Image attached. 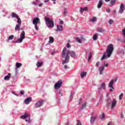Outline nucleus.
Returning <instances> with one entry per match:
<instances>
[{
	"label": "nucleus",
	"instance_id": "nucleus-6",
	"mask_svg": "<svg viewBox=\"0 0 125 125\" xmlns=\"http://www.w3.org/2000/svg\"><path fill=\"white\" fill-rule=\"evenodd\" d=\"M62 85V80H60L58 82H57L55 85V89H59L60 87H61Z\"/></svg>",
	"mask_w": 125,
	"mask_h": 125
},
{
	"label": "nucleus",
	"instance_id": "nucleus-1",
	"mask_svg": "<svg viewBox=\"0 0 125 125\" xmlns=\"http://www.w3.org/2000/svg\"><path fill=\"white\" fill-rule=\"evenodd\" d=\"M70 54V56L73 58H75L76 57V52L74 51H69V50H67V47H64L62 51V58L65 60L62 61V64H67V63H69V61L70 60V56H69Z\"/></svg>",
	"mask_w": 125,
	"mask_h": 125
},
{
	"label": "nucleus",
	"instance_id": "nucleus-25",
	"mask_svg": "<svg viewBox=\"0 0 125 125\" xmlns=\"http://www.w3.org/2000/svg\"><path fill=\"white\" fill-rule=\"evenodd\" d=\"M97 20V19L95 17H93V18L90 19V21L93 22H96Z\"/></svg>",
	"mask_w": 125,
	"mask_h": 125
},
{
	"label": "nucleus",
	"instance_id": "nucleus-4",
	"mask_svg": "<svg viewBox=\"0 0 125 125\" xmlns=\"http://www.w3.org/2000/svg\"><path fill=\"white\" fill-rule=\"evenodd\" d=\"M107 106H111V109H113L114 107L117 105V101L114 100L112 101L111 99H108L107 101Z\"/></svg>",
	"mask_w": 125,
	"mask_h": 125
},
{
	"label": "nucleus",
	"instance_id": "nucleus-59",
	"mask_svg": "<svg viewBox=\"0 0 125 125\" xmlns=\"http://www.w3.org/2000/svg\"><path fill=\"white\" fill-rule=\"evenodd\" d=\"M88 0V1H89L90 0Z\"/></svg>",
	"mask_w": 125,
	"mask_h": 125
},
{
	"label": "nucleus",
	"instance_id": "nucleus-44",
	"mask_svg": "<svg viewBox=\"0 0 125 125\" xmlns=\"http://www.w3.org/2000/svg\"><path fill=\"white\" fill-rule=\"evenodd\" d=\"M20 93L21 95H24V91H21Z\"/></svg>",
	"mask_w": 125,
	"mask_h": 125
},
{
	"label": "nucleus",
	"instance_id": "nucleus-55",
	"mask_svg": "<svg viewBox=\"0 0 125 125\" xmlns=\"http://www.w3.org/2000/svg\"><path fill=\"white\" fill-rule=\"evenodd\" d=\"M36 1H37V2H40V0H36Z\"/></svg>",
	"mask_w": 125,
	"mask_h": 125
},
{
	"label": "nucleus",
	"instance_id": "nucleus-18",
	"mask_svg": "<svg viewBox=\"0 0 125 125\" xmlns=\"http://www.w3.org/2000/svg\"><path fill=\"white\" fill-rule=\"evenodd\" d=\"M11 77V74L10 73H8L7 76L4 77V80L5 81H8L9 80H10Z\"/></svg>",
	"mask_w": 125,
	"mask_h": 125
},
{
	"label": "nucleus",
	"instance_id": "nucleus-50",
	"mask_svg": "<svg viewBox=\"0 0 125 125\" xmlns=\"http://www.w3.org/2000/svg\"><path fill=\"white\" fill-rule=\"evenodd\" d=\"M12 93H13V94H14V95H17V96H18V95H17L16 93H15L14 92H12Z\"/></svg>",
	"mask_w": 125,
	"mask_h": 125
},
{
	"label": "nucleus",
	"instance_id": "nucleus-43",
	"mask_svg": "<svg viewBox=\"0 0 125 125\" xmlns=\"http://www.w3.org/2000/svg\"><path fill=\"white\" fill-rule=\"evenodd\" d=\"M101 119H104L105 118V115H104V113L102 114V115L101 116Z\"/></svg>",
	"mask_w": 125,
	"mask_h": 125
},
{
	"label": "nucleus",
	"instance_id": "nucleus-27",
	"mask_svg": "<svg viewBox=\"0 0 125 125\" xmlns=\"http://www.w3.org/2000/svg\"><path fill=\"white\" fill-rule=\"evenodd\" d=\"M42 65V62H38L37 63V66L38 67V68H39V67H41V66Z\"/></svg>",
	"mask_w": 125,
	"mask_h": 125
},
{
	"label": "nucleus",
	"instance_id": "nucleus-34",
	"mask_svg": "<svg viewBox=\"0 0 125 125\" xmlns=\"http://www.w3.org/2000/svg\"><path fill=\"white\" fill-rule=\"evenodd\" d=\"M103 65L104 66V67H108V63L106 62H103Z\"/></svg>",
	"mask_w": 125,
	"mask_h": 125
},
{
	"label": "nucleus",
	"instance_id": "nucleus-53",
	"mask_svg": "<svg viewBox=\"0 0 125 125\" xmlns=\"http://www.w3.org/2000/svg\"><path fill=\"white\" fill-rule=\"evenodd\" d=\"M33 4H34L35 5H36L37 3L35 2H33Z\"/></svg>",
	"mask_w": 125,
	"mask_h": 125
},
{
	"label": "nucleus",
	"instance_id": "nucleus-58",
	"mask_svg": "<svg viewBox=\"0 0 125 125\" xmlns=\"http://www.w3.org/2000/svg\"><path fill=\"white\" fill-rule=\"evenodd\" d=\"M65 125H69V123H67Z\"/></svg>",
	"mask_w": 125,
	"mask_h": 125
},
{
	"label": "nucleus",
	"instance_id": "nucleus-48",
	"mask_svg": "<svg viewBox=\"0 0 125 125\" xmlns=\"http://www.w3.org/2000/svg\"><path fill=\"white\" fill-rule=\"evenodd\" d=\"M107 125H113V124L112 123V122H109Z\"/></svg>",
	"mask_w": 125,
	"mask_h": 125
},
{
	"label": "nucleus",
	"instance_id": "nucleus-11",
	"mask_svg": "<svg viewBox=\"0 0 125 125\" xmlns=\"http://www.w3.org/2000/svg\"><path fill=\"white\" fill-rule=\"evenodd\" d=\"M43 102L42 101H38L36 102V103L35 104V107L36 108H39L42 106V105Z\"/></svg>",
	"mask_w": 125,
	"mask_h": 125
},
{
	"label": "nucleus",
	"instance_id": "nucleus-15",
	"mask_svg": "<svg viewBox=\"0 0 125 125\" xmlns=\"http://www.w3.org/2000/svg\"><path fill=\"white\" fill-rule=\"evenodd\" d=\"M104 70V65H102V66L99 68V71H100V75H102L103 74V71Z\"/></svg>",
	"mask_w": 125,
	"mask_h": 125
},
{
	"label": "nucleus",
	"instance_id": "nucleus-24",
	"mask_svg": "<svg viewBox=\"0 0 125 125\" xmlns=\"http://www.w3.org/2000/svg\"><path fill=\"white\" fill-rule=\"evenodd\" d=\"M97 32L99 33H104V30L102 28H98L97 29Z\"/></svg>",
	"mask_w": 125,
	"mask_h": 125
},
{
	"label": "nucleus",
	"instance_id": "nucleus-16",
	"mask_svg": "<svg viewBox=\"0 0 125 125\" xmlns=\"http://www.w3.org/2000/svg\"><path fill=\"white\" fill-rule=\"evenodd\" d=\"M63 30V26L60 25H58L57 26V32H60L61 31Z\"/></svg>",
	"mask_w": 125,
	"mask_h": 125
},
{
	"label": "nucleus",
	"instance_id": "nucleus-14",
	"mask_svg": "<svg viewBox=\"0 0 125 125\" xmlns=\"http://www.w3.org/2000/svg\"><path fill=\"white\" fill-rule=\"evenodd\" d=\"M31 100H32V97H28L26 98L24 101L25 104H29Z\"/></svg>",
	"mask_w": 125,
	"mask_h": 125
},
{
	"label": "nucleus",
	"instance_id": "nucleus-51",
	"mask_svg": "<svg viewBox=\"0 0 125 125\" xmlns=\"http://www.w3.org/2000/svg\"><path fill=\"white\" fill-rule=\"evenodd\" d=\"M42 3H41L39 4V6H40V7L42 6Z\"/></svg>",
	"mask_w": 125,
	"mask_h": 125
},
{
	"label": "nucleus",
	"instance_id": "nucleus-56",
	"mask_svg": "<svg viewBox=\"0 0 125 125\" xmlns=\"http://www.w3.org/2000/svg\"><path fill=\"white\" fill-rule=\"evenodd\" d=\"M70 98H73V97L72 96V93H71Z\"/></svg>",
	"mask_w": 125,
	"mask_h": 125
},
{
	"label": "nucleus",
	"instance_id": "nucleus-29",
	"mask_svg": "<svg viewBox=\"0 0 125 125\" xmlns=\"http://www.w3.org/2000/svg\"><path fill=\"white\" fill-rule=\"evenodd\" d=\"M13 38H14V36L13 35L10 36L8 38V41H10V40H13Z\"/></svg>",
	"mask_w": 125,
	"mask_h": 125
},
{
	"label": "nucleus",
	"instance_id": "nucleus-32",
	"mask_svg": "<svg viewBox=\"0 0 125 125\" xmlns=\"http://www.w3.org/2000/svg\"><path fill=\"white\" fill-rule=\"evenodd\" d=\"M123 96H124V94L123 93H121L120 94V95L119 96V100H122V99H123Z\"/></svg>",
	"mask_w": 125,
	"mask_h": 125
},
{
	"label": "nucleus",
	"instance_id": "nucleus-46",
	"mask_svg": "<svg viewBox=\"0 0 125 125\" xmlns=\"http://www.w3.org/2000/svg\"><path fill=\"white\" fill-rule=\"evenodd\" d=\"M117 81H118V77H116L114 79V83H116Z\"/></svg>",
	"mask_w": 125,
	"mask_h": 125
},
{
	"label": "nucleus",
	"instance_id": "nucleus-20",
	"mask_svg": "<svg viewBox=\"0 0 125 125\" xmlns=\"http://www.w3.org/2000/svg\"><path fill=\"white\" fill-rule=\"evenodd\" d=\"M11 16L13 18H15V17H16L17 19H18V21L19 20V19H21L20 18H19V17H18V15L14 13H12Z\"/></svg>",
	"mask_w": 125,
	"mask_h": 125
},
{
	"label": "nucleus",
	"instance_id": "nucleus-45",
	"mask_svg": "<svg viewBox=\"0 0 125 125\" xmlns=\"http://www.w3.org/2000/svg\"><path fill=\"white\" fill-rule=\"evenodd\" d=\"M60 24L61 25H63L64 24V21H60Z\"/></svg>",
	"mask_w": 125,
	"mask_h": 125
},
{
	"label": "nucleus",
	"instance_id": "nucleus-57",
	"mask_svg": "<svg viewBox=\"0 0 125 125\" xmlns=\"http://www.w3.org/2000/svg\"><path fill=\"white\" fill-rule=\"evenodd\" d=\"M114 13H116V10H114Z\"/></svg>",
	"mask_w": 125,
	"mask_h": 125
},
{
	"label": "nucleus",
	"instance_id": "nucleus-5",
	"mask_svg": "<svg viewBox=\"0 0 125 125\" xmlns=\"http://www.w3.org/2000/svg\"><path fill=\"white\" fill-rule=\"evenodd\" d=\"M24 39H25V31H22L20 35V38L18 39L17 41H16V42L20 43L23 42Z\"/></svg>",
	"mask_w": 125,
	"mask_h": 125
},
{
	"label": "nucleus",
	"instance_id": "nucleus-49",
	"mask_svg": "<svg viewBox=\"0 0 125 125\" xmlns=\"http://www.w3.org/2000/svg\"><path fill=\"white\" fill-rule=\"evenodd\" d=\"M49 0H45L44 1V2H49Z\"/></svg>",
	"mask_w": 125,
	"mask_h": 125
},
{
	"label": "nucleus",
	"instance_id": "nucleus-60",
	"mask_svg": "<svg viewBox=\"0 0 125 125\" xmlns=\"http://www.w3.org/2000/svg\"><path fill=\"white\" fill-rule=\"evenodd\" d=\"M124 48H125V46H124Z\"/></svg>",
	"mask_w": 125,
	"mask_h": 125
},
{
	"label": "nucleus",
	"instance_id": "nucleus-2",
	"mask_svg": "<svg viewBox=\"0 0 125 125\" xmlns=\"http://www.w3.org/2000/svg\"><path fill=\"white\" fill-rule=\"evenodd\" d=\"M113 51H114V46L112 44H109L107 46L106 52L104 54L101 58V60L103 61L104 60V59H107V58L111 57V55H112Z\"/></svg>",
	"mask_w": 125,
	"mask_h": 125
},
{
	"label": "nucleus",
	"instance_id": "nucleus-21",
	"mask_svg": "<svg viewBox=\"0 0 125 125\" xmlns=\"http://www.w3.org/2000/svg\"><path fill=\"white\" fill-rule=\"evenodd\" d=\"M80 76L82 78V79H83L84 77H85V76H86V72H82L81 73Z\"/></svg>",
	"mask_w": 125,
	"mask_h": 125
},
{
	"label": "nucleus",
	"instance_id": "nucleus-35",
	"mask_svg": "<svg viewBox=\"0 0 125 125\" xmlns=\"http://www.w3.org/2000/svg\"><path fill=\"white\" fill-rule=\"evenodd\" d=\"M92 56V54H90L89 55V57H88V61L91 60Z\"/></svg>",
	"mask_w": 125,
	"mask_h": 125
},
{
	"label": "nucleus",
	"instance_id": "nucleus-42",
	"mask_svg": "<svg viewBox=\"0 0 125 125\" xmlns=\"http://www.w3.org/2000/svg\"><path fill=\"white\" fill-rule=\"evenodd\" d=\"M99 65H100V62H98L97 63H96V66L97 67H98L99 66Z\"/></svg>",
	"mask_w": 125,
	"mask_h": 125
},
{
	"label": "nucleus",
	"instance_id": "nucleus-31",
	"mask_svg": "<svg viewBox=\"0 0 125 125\" xmlns=\"http://www.w3.org/2000/svg\"><path fill=\"white\" fill-rule=\"evenodd\" d=\"M113 23H114V21H113L112 20H109L108 21V23L110 25H112V24H113Z\"/></svg>",
	"mask_w": 125,
	"mask_h": 125
},
{
	"label": "nucleus",
	"instance_id": "nucleus-33",
	"mask_svg": "<svg viewBox=\"0 0 125 125\" xmlns=\"http://www.w3.org/2000/svg\"><path fill=\"white\" fill-rule=\"evenodd\" d=\"M86 106V103H84L83 104L81 109L83 110V109H84V108H85V106Z\"/></svg>",
	"mask_w": 125,
	"mask_h": 125
},
{
	"label": "nucleus",
	"instance_id": "nucleus-47",
	"mask_svg": "<svg viewBox=\"0 0 125 125\" xmlns=\"http://www.w3.org/2000/svg\"><path fill=\"white\" fill-rule=\"evenodd\" d=\"M68 68H69V67H68V65H64V69H68Z\"/></svg>",
	"mask_w": 125,
	"mask_h": 125
},
{
	"label": "nucleus",
	"instance_id": "nucleus-19",
	"mask_svg": "<svg viewBox=\"0 0 125 125\" xmlns=\"http://www.w3.org/2000/svg\"><path fill=\"white\" fill-rule=\"evenodd\" d=\"M102 4H103V0H100L99 1V3L98 4V5H97L98 8H101V6H102Z\"/></svg>",
	"mask_w": 125,
	"mask_h": 125
},
{
	"label": "nucleus",
	"instance_id": "nucleus-7",
	"mask_svg": "<svg viewBox=\"0 0 125 125\" xmlns=\"http://www.w3.org/2000/svg\"><path fill=\"white\" fill-rule=\"evenodd\" d=\"M17 23L18 24L16 25L15 27V31H20V27L21 26V19H19L17 21Z\"/></svg>",
	"mask_w": 125,
	"mask_h": 125
},
{
	"label": "nucleus",
	"instance_id": "nucleus-37",
	"mask_svg": "<svg viewBox=\"0 0 125 125\" xmlns=\"http://www.w3.org/2000/svg\"><path fill=\"white\" fill-rule=\"evenodd\" d=\"M115 2H116V0H112L111 1L110 4H111L112 5H113V4H114V3H115Z\"/></svg>",
	"mask_w": 125,
	"mask_h": 125
},
{
	"label": "nucleus",
	"instance_id": "nucleus-39",
	"mask_svg": "<svg viewBox=\"0 0 125 125\" xmlns=\"http://www.w3.org/2000/svg\"><path fill=\"white\" fill-rule=\"evenodd\" d=\"M67 13H68V12L67 11V9H64V15H67Z\"/></svg>",
	"mask_w": 125,
	"mask_h": 125
},
{
	"label": "nucleus",
	"instance_id": "nucleus-36",
	"mask_svg": "<svg viewBox=\"0 0 125 125\" xmlns=\"http://www.w3.org/2000/svg\"><path fill=\"white\" fill-rule=\"evenodd\" d=\"M71 45H70V43H67L66 44V47H67V48H71Z\"/></svg>",
	"mask_w": 125,
	"mask_h": 125
},
{
	"label": "nucleus",
	"instance_id": "nucleus-8",
	"mask_svg": "<svg viewBox=\"0 0 125 125\" xmlns=\"http://www.w3.org/2000/svg\"><path fill=\"white\" fill-rule=\"evenodd\" d=\"M125 10V4H124L123 3L121 4L119 10V13H120V14H123Z\"/></svg>",
	"mask_w": 125,
	"mask_h": 125
},
{
	"label": "nucleus",
	"instance_id": "nucleus-22",
	"mask_svg": "<svg viewBox=\"0 0 125 125\" xmlns=\"http://www.w3.org/2000/svg\"><path fill=\"white\" fill-rule=\"evenodd\" d=\"M49 39V42L50 43H53V42H54V38L53 37L50 36Z\"/></svg>",
	"mask_w": 125,
	"mask_h": 125
},
{
	"label": "nucleus",
	"instance_id": "nucleus-23",
	"mask_svg": "<svg viewBox=\"0 0 125 125\" xmlns=\"http://www.w3.org/2000/svg\"><path fill=\"white\" fill-rule=\"evenodd\" d=\"M96 119V118H95V117H91V119H90V123L93 124V123H94V122H95Z\"/></svg>",
	"mask_w": 125,
	"mask_h": 125
},
{
	"label": "nucleus",
	"instance_id": "nucleus-52",
	"mask_svg": "<svg viewBox=\"0 0 125 125\" xmlns=\"http://www.w3.org/2000/svg\"><path fill=\"white\" fill-rule=\"evenodd\" d=\"M53 1H54V4H55V3H56V2H55V1H56V0H52Z\"/></svg>",
	"mask_w": 125,
	"mask_h": 125
},
{
	"label": "nucleus",
	"instance_id": "nucleus-13",
	"mask_svg": "<svg viewBox=\"0 0 125 125\" xmlns=\"http://www.w3.org/2000/svg\"><path fill=\"white\" fill-rule=\"evenodd\" d=\"M101 88H103V89H106V84L105 83H102L101 84V87H99V92H100L101 91Z\"/></svg>",
	"mask_w": 125,
	"mask_h": 125
},
{
	"label": "nucleus",
	"instance_id": "nucleus-30",
	"mask_svg": "<svg viewBox=\"0 0 125 125\" xmlns=\"http://www.w3.org/2000/svg\"><path fill=\"white\" fill-rule=\"evenodd\" d=\"M76 42H79L80 43H82V40L79 38H76Z\"/></svg>",
	"mask_w": 125,
	"mask_h": 125
},
{
	"label": "nucleus",
	"instance_id": "nucleus-9",
	"mask_svg": "<svg viewBox=\"0 0 125 125\" xmlns=\"http://www.w3.org/2000/svg\"><path fill=\"white\" fill-rule=\"evenodd\" d=\"M21 119H22V120H25L26 122H30V117H29V116H28V114H24L21 116Z\"/></svg>",
	"mask_w": 125,
	"mask_h": 125
},
{
	"label": "nucleus",
	"instance_id": "nucleus-28",
	"mask_svg": "<svg viewBox=\"0 0 125 125\" xmlns=\"http://www.w3.org/2000/svg\"><path fill=\"white\" fill-rule=\"evenodd\" d=\"M21 66H22V63H21L17 62L16 64V67H17V68H20Z\"/></svg>",
	"mask_w": 125,
	"mask_h": 125
},
{
	"label": "nucleus",
	"instance_id": "nucleus-12",
	"mask_svg": "<svg viewBox=\"0 0 125 125\" xmlns=\"http://www.w3.org/2000/svg\"><path fill=\"white\" fill-rule=\"evenodd\" d=\"M38 23H41L40 19L39 18H35L33 21V25H38Z\"/></svg>",
	"mask_w": 125,
	"mask_h": 125
},
{
	"label": "nucleus",
	"instance_id": "nucleus-26",
	"mask_svg": "<svg viewBox=\"0 0 125 125\" xmlns=\"http://www.w3.org/2000/svg\"><path fill=\"white\" fill-rule=\"evenodd\" d=\"M97 37H98V34H94L93 36V41H96L97 40Z\"/></svg>",
	"mask_w": 125,
	"mask_h": 125
},
{
	"label": "nucleus",
	"instance_id": "nucleus-38",
	"mask_svg": "<svg viewBox=\"0 0 125 125\" xmlns=\"http://www.w3.org/2000/svg\"><path fill=\"white\" fill-rule=\"evenodd\" d=\"M77 125H82V122H81V121H80V120L77 121Z\"/></svg>",
	"mask_w": 125,
	"mask_h": 125
},
{
	"label": "nucleus",
	"instance_id": "nucleus-41",
	"mask_svg": "<svg viewBox=\"0 0 125 125\" xmlns=\"http://www.w3.org/2000/svg\"><path fill=\"white\" fill-rule=\"evenodd\" d=\"M35 28L36 29V30H37V31H38L39 30V27L37 25H35Z\"/></svg>",
	"mask_w": 125,
	"mask_h": 125
},
{
	"label": "nucleus",
	"instance_id": "nucleus-17",
	"mask_svg": "<svg viewBox=\"0 0 125 125\" xmlns=\"http://www.w3.org/2000/svg\"><path fill=\"white\" fill-rule=\"evenodd\" d=\"M87 7H84V8H81L80 9V11L81 13V14H83V11H87Z\"/></svg>",
	"mask_w": 125,
	"mask_h": 125
},
{
	"label": "nucleus",
	"instance_id": "nucleus-10",
	"mask_svg": "<svg viewBox=\"0 0 125 125\" xmlns=\"http://www.w3.org/2000/svg\"><path fill=\"white\" fill-rule=\"evenodd\" d=\"M113 84L114 80H111L108 84V86L110 87V91H113V89H114V87H113Z\"/></svg>",
	"mask_w": 125,
	"mask_h": 125
},
{
	"label": "nucleus",
	"instance_id": "nucleus-54",
	"mask_svg": "<svg viewBox=\"0 0 125 125\" xmlns=\"http://www.w3.org/2000/svg\"><path fill=\"white\" fill-rule=\"evenodd\" d=\"M105 1H106V2H108V1H110V0H104Z\"/></svg>",
	"mask_w": 125,
	"mask_h": 125
},
{
	"label": "nucleus",
	"instance_id": "nucleus-3",
	"mask_svg": "<svg viewBox=\"0 0 125 125\" xmlns=\"http://www.w3.org/2000/svg\"><path fill=\"white\" fill-rule=\"evenodd\" d=\"M45 21L46 22L47 26L48 28H53L54 27V22L53 21L50 19L49 18L45 17Z\"/></svg>",
	"mask_w": 125,
	"mask_h": 125
},
{
	"label": "nucleus",
	"instance_id": "nucleus-40",
	"mask_svg": "<svg viewBox=\"0 0 125 125\" xmlns=\"http://www.w3.org/2000/svg\"><path fill=\"white\" fill-rule=\"evenodd\" d=\"M106 12L110 13V12H111V10L110 9H106Z\"/></svg>",
	"mask_w": 125,
	"mask_h": 125
}]
</instances>
